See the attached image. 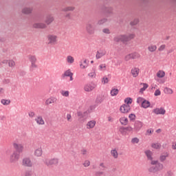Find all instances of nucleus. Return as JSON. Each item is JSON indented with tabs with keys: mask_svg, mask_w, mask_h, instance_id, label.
I'll use <instances>...</instances> for the list:
<instances>
[{
	"mask_svg": "<svg viewBox=\"0 0 176 176\" xmlns=\"http://www.w3.org/2000/svg\"><path fill=\"white\" fill-rule=\"evenodd\" d=\"M13 146L14 149H16L15 151L13 152V153L10 157V160L11 163H14L15 162H17L20 157V154L21 152H23V149H24V147L22 144H19L17 143H14Z\"/></svg>",
	"mask_w": 176,
	"mask_h": 176,
	"instance_id": "nucleus-1",
	"label": "nucleus"
},
{
	"mask_svg": "<svg viewBox=\"0 0 176 176\" xmlns=\"http://www.w3.org/2000/svg\"><path fill=\"white\" fill-rule=\"evenodd\" d=\"M134 38V34H131L127 35H120L114 37V42H129Z\"/></svg>",
	"mask_w": 176,
	"mask_h": 176,
	"instance_id": "nucleus-2",
	"label": "nucleus"
},
{
	"mask_svg": "<svg viewBox=\"0 0 176 176\" xmlns=\"http://www.w3.org/2000/svg\"><path fill=\"white\" fill-rule=\"evenodd\" d=\"M136 58H140V54L137 52L129 54L125 56L126 61H129V60H135Z\"/></svg>",
	"mask_w": 176,
	"mask_h": 176,
	"instance_id": "nucleus-3",
	"label": "nucleus"
},
{
	"mask_svg": "<svg viewBox=\"0 0 176 176\" xmlns=\"http://www.w3.org/2000/svg\"><path fill=\"white\" fill-rule=\"evenodd\" d=\"M48 45H56L57 43V36L54 34H50L47 36Z\"/></svg>",
	"mask_w": 176,
	"mask_h": 176,
	"instance_id": "nucleus-4",
	"label": "nucleus"
},
{
	"mask_svg": "<svg viewBox=\"0 0 176 176\" xmlns=\"http://www.w3.org/2000/svg\"><path fill=\"white\" fill-rule=\"evenodd\" d=\"M44 162L47 166H56V164H58V159L45 160Z\"/></svg>",
	"mask_w": 176,
	"mask_h": 176,
	"instance_id": "nucleus-5",
	"label": "nucleus"
},
{
	"mask_svg": "<svg viewBox=\"0 0 176 176\" xmlns=\"http://www.w3.org/2000/svg\"><path fill=\"white\" fill-rule=\"evenodd\" d=\"M130 109H131L130 105L126 104H122L120 108V111L122 113H129Z\"/></svg>",
	"mask_w": 176,
	"mask_h": 176,
	"instance_id": "nucleus-6",
	"label": "nucleus"
},
{
	"mask_svg": "<svg viewBox=\"0 0 176 176\" xmlns=\"http://www.w3.org/2000/svg\"><path fill=\"white\" fill-rule=\"evenodd\" d=\"M142 126H144V123L140 120H136L134 124V130L135 131H140L141 129H142Z\"/></svg>",
	"mask_w": 176,
	"mask_h": 176,
	"instance_id": "nucleus-7",
	"label": "nucleus"
},
{
	"mask_svg": "<svg viewBox=\"0 0 176 176\" xmlns=\"http://www.w3.org/2000/svg\"><path fill=\"white\" fill-rule=\"evenodd\" d=\"M94 89H96V84L94 82L88 83L84 87L85 91H92V90H94Z\"/></svg>",
	"mask_w": 176,
	"mask_h": 176,
	"instance_id": "nucleus-8",
	"label": "nucleus"
},
{
	"mask_svg": "<svg viewBox=\"0 0 176 176\" xmlns=\"http://www.w3.org/2000/svg\"><path fill=\"white\" fill-rule=\"evenodd\" d=\"M87 32L90 35H93L96 31V28L91 25V23H87L86 26Z\"/></svg>",
	"mask_w": 176,
	"mask_h": 176,
	"instance_id": "nucleus-9",
	"label": "nucleus"
},
{
	"mask_svg": "<svg viewBox=\"0 0 176 176\" xmlns=\"http://www.w3.org/2000/svg\"><path fill=\"white\" fill-rule=\"evenodd\" d=\"M22 164L25 166V167H32V162H31V160L28 157L23 158Z\"/></svg>",
	"mask_w": 176,
	"mask_h": 176,
	"instance_id": "nucleus-10",
	"label": "nucleus"
},
{
	"mask_svg": "<svg viewBox=\"0 0 176 176\" xmlns=\"http://www.w3.org/2000/svg\"><path fill=\"white\" fill-rule=\"evenodd\" d=\"M105 54H107V51H105V50H98L96 55V60H99V58H101V57L105 56Z\"/></svg>",
	"mask_w": 176,
	"mask_h": 176,
	"instance_id": "nucleus-11",
	"label": "nucleus"
},
{
	"mask_svg": "<svg viewBox=\"0 0 176 176\" xmlns=\"http://www.w3.org/2000/svg\"><path fill=\"white\" fill-rule=\"evenodd\" d=\"M153 112L156 115H164V113H166V109L163 107H161L160 109L157 108L153 110Z\"/></svg>",
	"mask_w": 176,
	"mask_h": 176,
	"instance_id": "nucleus-12",
	"label": "nucleus"
},
{
	"mask_svg": "<svg viewBox=\"0 0 176 176\" xmlns=\"http://www.w3.org/2000/svg\"><path fill=\"white\" fill-rule=\"evenodd\" d=\"M29 60L30 63H32V68H36V65L35 64V63H36V57H35V56L30 55Z\"/></svg>",
	"mask_w": 176,
	"mask_h": 176,
	"instance_id": "nucleus-13",
	"label": "nucleus"
},
{
	"mask_svg": "<svg viewBox=\"0 0 176 176\" xmlns=\"http://www.w3.org/2000/svg\"><path fill=\"white\" fill-rule=\"evenodd\" d=\"M131 72L133 78H137V76H138V74H140V69H138V67H135L131 69Z\"/></svg>",
	"mask_w": 176,
	"mask_h": 176,
	"instance_id": "nucleus-14",
	"label": "nucleus"
},
{
	"mask_svg": "<svg viewBox=\"0 0 176 176\" xmlns=\"http://www.w3.org/2000/svg\"><path fill=\"white\" fill-rule=\"evenodd\" d=\"M120 122L122 126H127L129 124V119L126 117L120 118Z\"/></svg>",
	"mask_w": 176,
	"mask_h": 176,
	"instance_id": "nucleus-15",
	"label": "nucleus"
},
{
	"mask_svg": "<svg viewBox=\"0 0 176 176\" xmlns=\"http://www.w3.org/2000/svg\"><path fill=\"white\" fill-rule=\"evenodd\" d=\"M144 153L148 159V160H153V158L152 157V155H153V153L150 150H146L144 151Z\"/></svg>",
	"mask_w": 176,
	"mask_h": 176,
	"instance_id": "nucleus-16",
	"label": "nucleus"
},
{
	"mask_svg": "<svg viewBox=\"0 0 176 176\" xmlns=\"http://www.w3.org/2000/svg\"><path fill=\"white\" fill-rule=\"evenodd\" d=\"M34 28H46V24L42 23H36L33 25Z\"/></svg>",
	"mask_w": 176,
	"mask_h": 176,
	"instance_id": "nucleus-17",
	"label": "nucleus"
},
{
	"mask_svg": "<svg viewBox=\"0 0 176 176\" xmlns=\"http://www.w3.org/2000/svg\"><path fill=\"white\" fill-rule=\"evenodd\" d=\"M35 121L36 122L37 124H45V120H43V118L42 116H39L36 119Z\"/></svg>",
	"mask_w": 176,
	"mask_h": 176,
	"instance_id": "nucleus-18",
	"label": "nucleus"
},
{
	"mask_svg": "<svg viewBox=\"0 0 176 176\" xmlns=\"http://www.w3.org/2000/svg\"><path fill=\"white\" fill-rule=\"evenodd\" d=\"M149 107H151V102L144 99L142 102V107L146 109V108H149Z\"/></svg>",
	"mask_w": 176,
	"mask_h": 176,
	"instance_id": "nucleus-19",
	"label": "nucleus"
},
{
	"mask_svg": "<svg viewBox=\"0 0 176 176\" xmlns=\"http://www.w3.org/2000/svg\"><path fill=\"white\" fill-rule=\"evenodd\" d=\"M94 126H96L95 120L89 121L87 124V129H94Z\"/></svg>",
	"mask_w": 176,
	"mask_h": 176,
	"instance_id": "nucleus-20",
	"label": "nucleus"
},
{
	"mask_svg": "<svg viewBox=\"0 0 176 176\" xmlns=\"http://www.w3.org/2000/svg\"><path fill=\"white\" fill-rule=\"evenodd\" d=\"M54 20V18H53L52 15H47L45 19V23L46 24L49 25V24H51V23H53Z\"/></svg>",
	"mask_w": 176,
	"mask_h": 176,
	"instance_id": "nucleus-21",
	"label": "nucleus"
},
{
	"mask_svg": "<svg viewBox=\"0 0 176 176\" xmlns=\"http://www.w3.org/2000/svg\"><path fill=\"white\" fill-rule=\"evenodd\" d=\"M56 101H57L56 98H50L46 100L45 104L46 105H50V104H54Z\"/></svg>",
	"mask_w": 176,
	"mask_h": 176,
	"instance_id": "nucleus-22",
	"label": "nucleus"
},
{
	"mask_svg": "<svg viewBox=\"0 0 176 176\" xmlns=\"http://www.w3.org/2000/svg\"><path fill=\"white\" fill-rule=\"evenodd\" d=\"M42 153L43 151L41 148H38L36 149L34 151V155L36 156L37 157H40V156H42Z\"/></svg>",
	"mask_w": 176,
	"mask_h": 176,
	"instance_id": "nucleus-23",
	"label": "nucleus"
},
{
	"mask_svg": "<svg viewBox=\"0 0 176 176\" xmlns=\"http://www.w3.org/2000/svg\"><path fill=\"white\" fill-rule=\"evenodd\" d=\"M110 94L111 97H115V96H118L119 94V89L113 88L111 90Z\"/></svg>",
	"mask_w": 176,
	"mask_h": 176,
	"instance_id": "nucleus-24",
	"label": "nucleus"
},
{
	"mask_svg": "<svg viewBox=\"0 0 176 176\" xmlns=\"http://www.w3.org/2000/svg\"><path fill=\"white\" fill-rule=\"evenodd\" d=\"M88 113L87 111L82 112V111H78L77 112V116L79 118H86L87 116Z\"/></svg>",
	"mask_w": 176,
	"mask_h": 176,
	"instance_id": "nucleus-25",
	"label": "nucleus"
},
{
	"mask_svg": "<svg viewBox=\"0 0 176 176\" xmlns=\"http://www.w3.org/2000/svg\"><path fill=\"white\" fill-rule=\"evenodd\" d=\"M103 12H104V13H107V14H111V13H112V8L104 7Z\"/></svg>",
	"mask_w": 176,
	"mask_h": 176,
	"instance_id": "nucleus-26",
	"label": "nucleus"
},
{
	"mask_svg": "<svg viewBox=\"0 0 176 176\" xmlns=\"http://www.w3.org/2000/svg\"><path fill=\"white\" fill-rule=\"evenodd\" d=\"M111 155L114 157V159H118V156H119V154L118 153L116 149L111 150Z\"/></svg>",
	"mask_w": 176,
	"mask_h": 176,
	"instance_id": "nucleus-27",
	"label": "nucleus"
},
{
	"mask_svg": "<svg viewBox=\"0 0 176 176\" xmlns=\"http://www.w3.org/2000/svg\"><path fill=\"white\" fill-rule=\"evenodd\" d=\"M32 12V9L30 8H25L23 9L22 12L25 14H30Z\"/></svg>",
	"mask_w": 176,
	"mask_h": 176,
	"instance_id": "nucleus-28",
	"label": "nucleus"
},
{
	"mask_svg": "<svg viewBox=\"0 0 176 176\" xmlns=\"http://www.w3.org/2000/svg\"><path fill=\"white\" fill-rule=\"evenodd\" d=\"M167 157H168V153H166L165 155H162L160 157V162H164V160H166V159H167Z\"/></svg>",
	"mask_w": 176,
	"mask_h": 176,
	"instance_id": "nucleus-29",
	"label": "nucleus"
},
{
	"mask_svg": "<svg viewBox=\"0 0 176 176\" xmlns=\"http://www.w3.org/2000/svg\"><path fill=\"white\" fill-rule=\"evenodd\" d=\"M120 133L122 135H126V134H127V132L126 131V128L124 126H121L120 127V130H119Z\"/></svg>",
	"mask_w": 176,
	"mask_h": 176,
	"instance_id": "nucleus-30",
	"label": "nucleus"
},
{
	"mask_svg": "<svg viewBox=\"0 0 176 176\" xmlns=\"http://www.w3.org/2000/svg\"><path fill=\"white\" fill-rule=\"evenodd\" d=\"M125 105H130V104H132L133 99L131 98H126L124 100Z\"/></svg>",
	"mask_w": 176,
	"mask_h": 176,
	"instance_id": "nucleus-31",
	"label": "nucleus"
},
{
	"mask_svg": "<svg viewBox=\"0 0 176 176\" xmlns=\"http://www.w3.org/2000/svg\"><path fill=\"white\" fill-rule=\"evenodd\" d=\"M67 63H69V64H72L75 61V59L74 58V57L68 56L67 58Z\"/></svg>",
	"mask_w": 176,
	"mask_h": 176,
	"instance_id": "nucleus-32",
	"label": "nucleus"
},
{
	"mask_svg": "<svg viewBox=\"0 0 176 176\" xmlns=\"http://www.w3.org/2000/svg\"><path fill=\"white\" fill-rule=\"evenodd\" d=\"M74 9L75 8L74 7H66L62 9V12H71L72 10H74Z\"/></svg>",
	"mask_w": 176,
	"mask_h": 176,
	"instance_id": "nucleus-33",
	"label": "nucleus"
},
{
	"mask_svg": "<svg viewBox=\"0 0 176 176\" xmlns=\"http://www.w3.org/2000/svg\"><path fill=\"white\" fill-rule=\"evenodd\" d=\"M165 75H166V73H164V72H163V71H159L157 73V78H164Z\"/></svg>",
	"mask_w": 176,
	"mask_h": 176,
	"instance_id": "nucleus-34",
	"label": "nucleus"
},
{
	"mask_svg": "<svg viewBox=\"0 0 176 176\" xmlns=\"http://www.w3.org/2000/svg\"><path fill=\"white\" fill-rule=\"evenodd\" d=\"M83 63H84V64H86V65H83V64H82V63H81L80 64V68H82V69H85V68H87V60L85 59Z\"/></svg>",
	"mask_w": 176,
	"mask_h": 176,
	"instance_id": "nucleus-35",
	"label": "nucleus"
},
{
	"mask_svg": "<svg viewBox=\"0 0 176 176\" xmlns=\"http://www.w3.org/2000/svg\"><path fill=\"white\" fill-rule=\"evenodd\" d=\"M157 49V47L156 45H151L148 47L149 52H156V50Z\"/></svg>",
	"mask_w": 176,
	"mask_h": 176,
	"instance_id": "nucleus-36",
	"label": "nucleus"
},
{
	"mask_svg": "<svg viewBox=\"0 0 176 176\" xmlns=\"http://www.w3.org/2000/svg\"><path fill=\"white\" fill-rule=\"evenodd\" d=\"M1 104L3 105H9L10 104V100H6V99H3L1 100Z\"/></svg>",
	"mask_w": 176,
	"mask_h": 176,
	"instance_id": "nucleus-37",
	"label": "nucleus"
},
{
	"mask_svg": "<svg viewBox=\"0 0 176 176\" xmlns=\"http://www.w3.org/2000/svg\"><path fill=\"white\" fill-rule=\"evenodd\" d=\"M164 92L166 94H173V89H170V88H168V87H166L164 89Z\"/></svg>",
	"mask_w": 176,
	"mask_h": 176,
	"instance_id": "nucleus-38",
	"label": "nucleus"
},
{
	"mask_svg": "<svg viewBox=\"0 0 176 176\" xmlns=\"http://www.w3.org/2000/svg\"><path fill=\"white\" fill-rule=\"evenodd\" d=\"M151 146L154 148V149H160L161 145L159 143H153L151 144Z\"/></svg>",
	"mask_w": 176,
	"mask_h": 176,
	"instance_id": "nucleus-39",
	"label": "nucleus"
},
{
	"mask_svg": "<svg viewBox=\"0 0 176 176\" xmlns=\"http://www.w3.org/2000/svg\"><path fill=\"white\" fill-rule=\"evenodd\" d=\"M135 114L134 113H131L129 116V118L130 119L131 122H134V120H135Z\"/></svg>",
	"mask_w": 176,
	"mask_h": 176,
	"instance_id": "nucleus-40",
	"label": "nucleus"
},
{
	"mask_svg": "<svg viewBox=\"0 0 176 176\" xmlns=\"http://www.w3.org/2000/svg\"><path fill=\"white\" fill-rule=\"evenodd\" d=\"M109 82V80L108 79V77L104 76L102 78V83L103 85H106V83H108Z\"/></svg>",
	"mask_w": 176,
	"mask_h": 176,
	"instance_id": "nucleus-41",
	"label": "nucleus"
},
{
	"mask_svg": "<svg viewBox=\"0 0 176 176\" xmlns=\"http://www.w3.org/2000/svg\"><path fill=\"white\" fill-rule=\"evenodd\" d=\"M25 176H34V171L32 170H26Z\"/></svg>",
	"mask_w": 176,
	"mask_h": 176,
	"instance_id": "nucleus-42",
	"label": "nucleus"
},
{
	"mask_svg": "<svg viewBox=\"0 0 176 176\" xmlns=\"http://www.w3.org/2000/svg\"><path fill=\"white\" fill-rule=\"evenodd\" d=\"M138 142H140V139H138V138H132V140H131L132 144H138Z\"/></svg>",
	"mask_w": 176,
	"mask_h": 176,
	"instance_id": "nucleus-43",
	"label": "nucleus"
},
{
	"mask_svg": "<svg viewBox=\"0 0 176 176\" xmlns=\"http://www.w3.org/2000/svg\"><path fill=\"white\" fill-rule=\"evenodd\" d=\"M72 75V72H71V70H67L66 72H65L63 76H70Z\"/></svg>",
	"mask_w": 176,
	"mask_h": 176,
	"instance_id": "nucleus-44",
	"label": "nucleus"
},
{
	"mask_svg": "<svg viewBox=\"0 0 176 176\" xmlns=\"http://www.w3.org/2000/svg\"><path fill=\"white\" fill-rule=\"evenodd\" d=\"M104 23H107V19H102L98 21V24H99V25H101L102 24H104Z\"/></svg>",
	"mask_w": 176,
	"mask_h": 176,
	"instance_id": "nucleus-45",
	"label": "nucleus"
},
{
	"mask_svg": "<svg viewBox=\"0 0 176 176\" xmlns=\"http://www.w3.org/2000/svg\"><path fill=\"white\" fill-rule=\"evenodd\" d=\"M8 65L9 67H14V65H16V63H14V60H9L8 62Z\"/></svg>",
	"mask_w": 176,
	"mask_h": 176,
	"instance_id": "nucleus-46",
	"label": "nucleus"
},
{
	"mask_svg": "<svg viewBox=\"0 0 176 176\" xmlns=\"http://www.w3.org/2000/svg\"><path fill=\"white\" fill-rule=\"evenodd\" d=\"M160 94H162V92L160 91V89H157L155 90V93H154V96L155 97H157V96H160Z\"/></svg>",
	"mask_w": 176,
	"mask_h": 176,
	"instance_id": "nucleus-47",
	"label": "nucleus"
},
{
	"mask_svg": "<svg viewBox=\"0 0 176 176\" xmlns=\"http://www.w3.org/2000/svg\"><path fill=\"white\" fill-rule=\"evenodd\" d=\"M62 96H63V97H68L69 96V91H63Z\"/></svg>",
	"mask_w": 176,
	"mask_h": 176,
	"instance_id": "nucleus-48",
	"label": "nucleus"
},
{
	"mask_svg": "<svg viewBox=\"0 0 176 176\" xmlns=\"http://www.w3.org/2000/svg\"><path fill=\"white\" fill-rule=\"evenodd\" d=\"M163 169V164H160L158 162L157 164V170H162Z\"/></svg>",
	"mask_w": 176,
	"mask_h": 176,
	"instance_id": "nucleus-49",
	"label": "nucleus"
},
{
	"mask_svg": "<svg viewBox=\"0 0 176 176\" xmlns=\"http://www.w3.org/2000/svg\"><path fill=\"white\" fill-rule=\"evenodd\" d=\"M101 175H104V172H102V171H96L95 173V176H101Z\"/></svg>",
	"mask_w": 176,
	"mask_h": 176,
	"instance_id": "nucleus-50",
	"label": "nucleus"
},
{
	"mask_svg": "<svg viewBox=\"0 0 176 176\" xmlns=\"http://www.w3.org/2000/svg\"><path fill=\"white\" fill-rule=\"evenodd\" d=\"M84 167H89L90 166V161L86 160L83 164Z\"/></svg>",
	"mask_w": 176,
	"mask_h": 176,
	"instance_id": "nucleus-51",
	"label": "nucleus"
},
{
	"mask_svg": "<svg viewBox=\"0 0 176 176\" xmlns=\"http://www.w3.org/2000/svg\"><path fill=\"white\" fill-rule=\"evenodd\" d=\"M144 100H145V99H144L142 97H139V98H137V103L138 104H141V102H142V101H144Z\"/></svg>",
	"mask_w": 176,
	"mask_h": 176,
	"instance_id": "nucleus-52",
	"label": "nucleus"
},
{
	"mask_svg": "<svg viewBox=\"0 0 176 176\" xmlns=\"http://www.w3.org/2000/svg\"><path fill=\"white\" fill-rule=\"evenodd\" d=\"M138 19H135L133 21L131 22V25H137L138 24Z\"/></svg>",
	"mask_w": 176,
	"mask_h": 176,
	"instance_id": "nucleus-53",
	"label": "nucleus"
},
{
	"mask_svg": "<svg viewBox=\"0 0 176 176\" xmlns=\"http://www.w3.org/2000/svg\"><path fill=\"white\" fill-rule=\"evenodd\" d=\"M166 49V45H162L159 48V52H163L164 50Z\"/></svg>",
	"mask_w": 176,
	"mask_h": 176,
	"instance_id": "nucleus-54",
	"label": "nucleus"
},
{
	"mask_svg": "<svg viewBox=\"0 0 176 176\" xmlns=\"http://www.w3.org/2000/svg\"><path fill=\"white\" fill-rule=\"evenodd\" d=\"M102 32H104V34H111V31L108 28L103 29Z\"/></svg>",
	"mask_w": 176,
	"mask_h": 176,
	"instance_id": "nucleus-55",
	"label": "nucleus"
},
{
	"mask_svg": "<svg viewBox=\"0 0 176 176\" xmlns=\"http://www.w3.org/2000/svg\"><path fill=\"white\" fill-rule=\"evenodd\" d=\"M102 68H107V65L105 64H101L99 65V69L100 71L102 70Z\"/></svg>",
	"mask_w": 176,
	"mask_h": 176,
	"instance_id": "nucleus-56",
	"label": "nucleus"
},
{
	"mask_svg": "<svg viewBox=\"0 0 176 176\" xmlns=\"http://www.w3.org/2000/svg\"><path fill=\"white\" fill-rule=\"evenodd\" d=\"M126 131H133V127L128 126L125 127Z\"/></svg>",
	"mask_w": 176,
	"mask_h": 176,
	"instance_id": "nucleus-57",
	"label": "nucleus"
},
{
	"mask_svg": "<svg viewBox=\"0 0 176 176\" xmlns=\"http://www.w3.org/2000/svg\"><path fill=\"white\" fill-rule=\"evenodd\" d=\"M88 76H89V78H94L96 77V73L94 72H91L88 74Z\"/></svg>",
	"mask_w": 176,
	"mask_h": 176,
	"instance_id": "nucleus-58",
	"label": "nucleus"
},
{
	"mask_svg": "<svg viewBox=\"0 0 176 176\" xmlns=\"http://www.w3.org/2000/svg\"><path fill=\"white\" fill-rule=\"evenodd\" d=\"M148 171L150 173H155V171H156V168L155 167H151L149 169H148Z\"/></svg>",
	"mask_w": 176,
	"mask_h": 176,
	"instance_id": "nucleus-59",
	"label": "nucleus"
},
{
	"mask_svg": "<svg viewBox=\"0 0 176 176\" xmlns=\"http://www.w3.org/2000/svg\"><path fill=\"white\" fill-rule=\"evenodd\" d=\"M30 118H34L35 116V113L34 111L29 112Z\"/></svg>",
	"mask_w": 176,
	"mask_h": 176,
	"instance_id": "nucleus-60",
	"label": "nucleus"
},
{
	"mask_svg": "<svg viewBox=\"0 0 176 176\" xmlns=\"http://www.w3.org/2000/svg\"><path fill=\"white\" fill-rule=\"evenodd\" d=\"M71 118H72V116H71V114L67 113V119L68 122H69V120H71Z\"/></svg>",
	"mask_w": 176,
	"mask_h": 176,
	"instance_id": "nucleus-61",
	"label": "nucleus"
},
{
	"mask_svg": "<svg viewBox=\"0 0 176 176\" xmlns=\"http://www.w3.org/2000/svg\"><path fill=\"white\" fill-rule=\"evenodd\" d=\"M25 71H21V72H19V75L21 76H24V75H25Z\"/></svg>",
	"mask_w": 176,
	"mask_h": 176,
	"instance_id": "nucleus-62",
	"label": "nucleus"
},
{
	"mask_svg": "<svg viewBox=\"0 0 176 176\" xmlns=\"http://www.w3.org/2000/svg\"><path fill=\"white\" fill-rule=\"evenodd\" d=\"M158 163L159 162L157 160L151 162V164H153V166H155V165L157 166Z\"/></svg>",
	"mask_w": 176,
	"mask_h": 176,
	"instance_id": "nucleus-63",
	"label": "nucleus"
},
{
	"mask_svg": "<svg viewBox=\"0 0 176 176\" xmlns=\"http://www.w3.org/2000/svg\"><path fill=\"white\" fill-rule=\"evenodd\" d=\"M3 82L6 85H8V83H10V80L9 79H5Z\"/></svg>",
	"mask_w": 176,
	"mask_h": 176,
	"instance_id": "nucleus-64",
	"label": "nucleus"
}]
</instances>
